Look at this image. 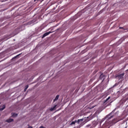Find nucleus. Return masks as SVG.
Masks as SVG:
<instances>
[{
    "label": "nucleus",
    "instance_id": "nucleus-7",
    "mask_svg": "<svg viewBox=\"0 0 128 128\" xmlns=\"http://www.w3.org/2000/svg\"><path fill=\"white\" fill-rule=\"evenodd\" d=\"M52 32L50 31V32H46L44 33L42 36V38H46V36H48V34H52Z\"/></svg>",
    "mask_w": 128,
    "mask_h": 128
},
{
    "label": "nucleus",
    "instance_id": "nucleus-17",
    "mask_svg": "<svg viewBox=\"0 0 128 128\" xmlns=\"http://www.w3.org/2000/svg\"><path fill=\"white\" fill-rule=\"evenodd\" d=\"M28 85H26L24 89V92H26V90H28Z\"/></svg>",
    "mask_w": 128,
    "mask_h": 128
},
{
    "label": "nucleus",
    "instance_id": "nucleus-12",
    "mask_svg": "<svg viewBox=\"0 0 128 128\" xmlns=\"http://www.w3.org/2000/svg\"><path fill=\"white\" fill-rule=\"evenodd\" d=\"M4 108H6V104L3 105L2 108H0V112L4 110Z\"/></svg>",
    "mask_w": 128,
    "mask_h": 128
},
{
    "label": "nucleus",
    "instance_id": "nucleus-2",
    "mask_svg": "<svg viewBox=\"0 0 128 128\" xmlns=\"http://www.w3.org/2000/svg\"><path fill=\"white\" fill-rule=\"evenodd\" d=\"M128 100V94H125V96H124L120 102L119 104L120 106H122Z\"/></svg>",
    "mask_w": 128,
    "mask_h": 128
},
{
    "label": "nucleus",
    "instance_id": "nucleus-29",
    "mask_svg": "<svg viewBox=\"0 0 128 128\" xmlns=\"http://www.w3.org/2000/svg\"><path fill=\"white\" fill-rule=\"evenodd\" d=\"M0 128H1L0 127Z\"/></svg>",
    "mask_w": 128,
    "mask_h": 128
},
{
    "label": "nucleus",
    "instance_id": "nucleus-3",
    "mask_svg": "<svg viewBox=\"0 0 128 128\" xmlns=\"http://www.w3.org/2000/svg\"><path fill=\"white\" fill-rule=\"evenodd\" d=\"M77 124H80V128L81 126H82L86 124V122H84V118H81V119H78L77 120Z\"/></svg>",
    "mask_w": 128,
    "mask_h": 128
},
{
    "label": "nucleus",
    "instance_id": "nucleus-10",
    "mask_svg": "<svg viewBox=\"0 0 128 128\" xmlns=\"http://www.w3.org/2000/svg\"><path fill=\"white\" fill-rule=\"evenodd\" d=\"M20 54H18V55H16V56H14V58H12V59L11 60H14L16 58H20Z\"/></svg>",
    "mask_w": 128,
    "mask_h": 128
},
{
    "label": "nucleus",
    "instance_id": "nucleus-19",
    "mask_svg": "<svg viewBox=\"0 0 128 128\" xmlns=\"http://www.w3.org/2000/svg\"><path fill=\"white\" fill-rule=\"evenodd\" d=\"M118 86V83H116L112 88H116V86Z\"/></svg>",
    "mask_w": 128,
    "mask_h": 128
},
{
    "label": "nucleus",
    "instance_id": "nucleus-15",
    "mask_svg": "<svg viewBox=\"0 0 128 128\" xmlns=\"http://www.w3.org/2000/svg\"><path fill=\"white\" fill-rule=\"evenodd\" d=\"M59 98H60V95H57L54 100V102H56V100H58Z\"/></svg>",
    "mask_w": 128,
    "mask_h": 128
},
{
    "label": "nucleus",
    "instance_id": "nucleus-28",
    "mask_svg": "<svg viewBox=\"0 0 128 128\" xmlns=\"http://www.w3.org/2000/svg\"><path fill=\"white\" fill-rule=\"evenodd\" d=\"M125 128H126V127Z\"/></svg>",
    "mask_w": 128,
    "mask_h": 128
},
{
    "label": "nucleus",
    "instance_id": "nucleus-18",
    "mask_svg": "<svg viewBox=\"0 0 128 128\" xmlns=\"http://www.w3.org/2000/svg\"><path fill=\"white\" fill-rule=\"evenodd\" d=\"M78 123L77 120L73 121L70 124H76Z\"/></svg>",
    "mask_w": 128,
    "mask_h": 128
},
{
    "label": "nucleus",
    "instance_id": "nucleus-13",
    "mask_svg": "<svg viewBox=\"0 0 128 128\" xmlns=\"http://www.w3.org/2000/svg\"><path fill=\"white\" fill-rule=\"evenodd\" d=\"M120 30H128L127 28H125L124 27H119Z\"/></svg>",
    "mask_w": 128,
    "mask_h": 128
},
{
    "label": "nucleus",
    "instance_id": "nucleus-9",
    "mask_svg": "<svg viewBox=\"0 0 128 128\" xmlns=\"http://www.w3.org/2000/svg\"><path fill=\"white\" fill-rule=\"evenodd\" d=\"M6 122H14V119L12 118H9L6 120Z\"/></svg>",
    "mask_w": 128,
    "mask_h": 128
},
{
    "label": "nucleus",
    "instance_id": "nucleus-6",
    "mask_svg": "<svg viewBox=\"0 0 128 128\" xmlns=\"http://www.w3.org/2000/svg\"><path fill=\"white\" fill-rule=\"evenodd\" d=\"M110 96H108L103 102L104 105L107 104L108 102H110Z\"/></svg>",
    "mask_w": 128,
    "mask_h": 128
},
{
    "label": "nucleus",
    "instance_id": "nucleus-22",
    "mask_svg": "<svg viewBox=\"0 0 128 128\" xmlns=\"http://www.w3.org/2000/svg\"><path fill=\"white\" fill-rule=\"evenodd\" d=\"M121 94H124V90H123Z\"/></svg>",
    "mask_w": 128,
    "mask_h": 128
},
{
    "label": "nucleus",
    "instance_id": "nucleus-14",
    "mask_svg": "<svg viewBox=\"0 0 128 128\" xmlns=\"http://www.w3.org/2000/svg\"><path fill=\"white\" fill-rule=\"evenodd\" d=\"M86 128H92V124H88L86 126Z\"/></svg>",
    "mask_w": 128,
    "mask_h": 128
},
{
    "label": "nucleus",
    "instance_id": "nucleus-5",
    "mask_svg": "<svg viewBox=\"0 0 128 128\" xmlns=\"http://www.w3.org/2000/svg\"><path fill=\"white\" fill-rule=\"evenodd\" d=\"M124 73H122L121 74H119L118 75H116V78H118L120 80H122L124 78Z\"/></svg>",
    "mask_w": 128,
    "mask_h": 128
},
{
    "label": "nucleus",
    "instance_id": "nucleus-25",
    "mask_svg": "<svg viewBox=\"0 0 128 128\" xmlns=\"http://www.w3.org/2000/svg\"><path fill=\"white\" fill-rule=\"evenodd\" d=\"M56 10V8H53V10Z\"/></svg>",
    "mask_w": 128,
    "mask_h": 128
},
{
    "label": "nucleus",
    "instance_id": "nucleus-4",
    "mask_svg": "<svg viewBox=\"0 0 128 128\" xmlns=\"http://www.w3.org/2000/svg\"><path fill=\"white\" fill-rule=\"evenodd\" d=\"M84 121L85 122V124H86L88 122H90V120H92V116H89L86 118H84Z\"/></svg>",
    "mask_w": 128,
    "mask_h": 128
},
{
    "label": "nucleus",
    "instance_id": "nucleus-26",
    "mask_svg": "<svg viewBox=\"0 0 128 128\" xmlns=\"http://www.w3.org/2000/svg\"><path fill=\"white\" fill-rule=\"evenodd\" d=\"M100 12H102V10H101V11H100Z\"/></svg>",
    "mask_w": 128,
    "mask_h": 128
},
{
    "label": "nucleus",
    "instance_id": "nucleus-20",
    "mask_svg": "<svg viewBox=\"0 0 128 128\" xmlns=\"http://www.w3.org/2000/svg\"><path fill=\"white\" fill-rule=\"evenodd\" d=\"M54 110V106L50 108V112H52Z\"/></svg>",
    "mask_w": 128,
    "mask_h": 128
},
{
    "label": "nucleus",
    "instance_id": "nucleus-11",
    "mask_svg": "<svg viewBox=\"0 0 128 128\" xmlns=\"http://www.w3.org/2000/svg\"><path fill=\"white\" fill-rule=\"evenodd\" d=\"M12 118H16V116H18V114H16V113H12Z\"/></svg>",
    "mask_w": 128,
    "mask_h": 128
},
{
    "label": "nucleus",
    "instance_id": "nucleus-1",
    "mask_svg": "<svg viewBox=\"0 0 128 128\" xmlns=\"http://www.w3.org/2000/svg\"><path fill=\"white\" fill-rule=\"evenodd\" d=\"M118 108H115L110 113L106 115L105 118L107 120H112V118L114 116H116V114H118V113L120 112L119 111H116V110Z\"/></svg>",
    "mask_w": 128,
    "mask_h": 128
},
{
    "label": "nucleus",
    "instance_id": "nucleus-27",
    "mask_svg": "<svg viewBox=\"0 0 128 128\" xmlns=\"http://www.w3.org/2000/svg\"><path fill=\"white\" fill-rule=\"evenodd\" d=\"M0 104H1V103L0 102Z\"/></svg>",
    "mask_w": 128,
    "mask_h": 128
},
{
    "label": "nucleus",
    "instance_id": "nucleus-16",
    "mask_svg": "<svg viewBox=\"0 0 128 128\" xmlns=\"http://www.w3.org/2000/svg\"><path fill=\"white\" fill-rule=\"evenodd\" d=\"M106 120V117H104V118H103L100 121V123L102 124V122H104V120Z\"/></svg>",
    "mask_w": 128,
    "mask_h": 128
},
{
    "label": "nucleus",
    "instance_id": "nucleus-24",
    "mask_svg": "<svg viewBox=\"0 0 128 128\" xmlns=\"http://www.w3.org/2000/svg\"><path fill=\"white\" fill-rule=\"evenodd\" d=\"M122 120V119L119 120H117V121L116 122H120V120Z\"/></svg>",
    "mask_w": 128,
    "mask_h": 128
},
{
    "label": "nucleus",
    "instance_id": "nucleus-8",
    "mask_svg": "<svg viewBox=\"0 0 128 128\" xmlns=\"http://www.w3.org/2000/svg\"><path fill=\"white\" fill-rule=\"evenodd\" d=\"M104 76H105L104 75V74H102L100 75L99 78H100V80H101L104 81Z\"/></svg>",
    "mask_w": 128,
    "mask_h": 128
},
{
    "label": "nucleus",
    "instance_id": "nucleus-21",
    "mask_svg": "<svg viewBox=\"0 0 128 128\" xmlns=\"http://www.w3.org/2000/svg\"><path fill=\"white\" fill-rule=\"evenodd\" d=\"M91 106V108H90V110H92V108H94L95 106Z\"/></svg>",
    "mask_w": 128,
    "mask_h": 128
},
{
    "label": "nucleus",
    "instance_id": "nucleus-23",
    "mask_svg": "<svg viewBox=\"0 0 128 128\" xmlns=\"http://www.w3.org/2000/svg\"><path fill=\"white\" fill-rule=\"evenodd\" d=\"M40 128H44V126H40Z\"/></svg>",
    "mask_w": 128,
    "mask_h": 128
}]
</instances>
